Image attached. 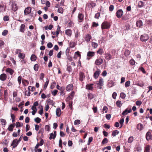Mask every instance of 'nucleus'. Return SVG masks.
Returning a JSON list of instances; mask_svg holds the SVG:
<instances>
[{"label": "nucleus", "instance_id": "f257e3e1", "mask_svg": "<svg viewBox=\"0 0 152 152\" xmlns=\"http://www.w3.org/2000/svg\"><path fill=\"white\" fill-rule=\"evenodd\" d=\"M110 23L107 21L103 22L101 25V27L102 29H108L110 28Z\"/></svg>", "mask_w": 152, "mask_h": 152}, {"label": "nucleus", "instance_id": "f03ea898", "mask_svg": "<svg viewBox=\"0 0 152 152\" xmlns=\"http://www.w3.org/2000/svg\"><path fill=\"white\" fill-rule=\"evenodd\" d=\"M78 21L79 22H81L84 20V15L81 13H79L78 16Z\"/></svg>", "mask_w": 152, "mask_h": 152}, {"label": "nucleus", "instance_id": "7ed1b4c3", "mask_svg": "<svg viewBox=\"0 0 152 152\" xmlns=\"http://www.w3.org/2000/svg\"><path fill=\"white\" fill-rule=\"evenodd\" d=\"M123 14V11L121 9L118 10L116 13V16L119 18H120L122 16Z\"/></svg>", "mask_w": 152, "mask_h": 152}, {"label": "nucleus", "instance_id": "20e7f679", "mask_svg": "<svg viewBox=\"0 0 152 152\" xmlns=\"http://www.w3.org/2000/svg\"><path fill=\"white\" fill-rule=\"evenodd\" d=\"M103 62V60L100 57H99L98 58L96 59L95 62L96 65L99 66L102 64Z\"/></svg>", "mask_w": 152, "mask_h": 152}, {"label": "nucleus", "instance_id": "39448f33", "mask_svg": "<svg viewBox=\"0 0 152 152\" xmlns=\"http://www.w3.org/2000/svg\"><path fill=\"white\" fill-rule=\"evenodd\" d=\"M146 138L147 140L148 141L152 140V134L150 132L148 131L146 134Z\"/></svg>", "mask_w": 152, "mask_h": 152}, {"label": "nucleus", "instance_id": "423d86ee", "mask_svg": "<svg viewBox=\"0 0 152 152\" xmlns=\"http://www.w3.org/2000/svg\"><path fill=\"white\" fill-rule=\"evenodd\" d=\"M31 8L30 7H26L24 11V13L25 15H27L30 14L31 12Z\"/></svg>", "mask_w": 152, "mask_h": 152}, {"label": "nucleus", "instance_id": "0eeeda50", "mask_svg": "<svg viewBox=\"0 0 152 152\" xmlns=\"http://www.w3.org/2000/svg\"><path fill=\"white\" fill-rule=\"evenodd\" d=\"M93 83L88 84L86 86V89L88 90L92 91L93 89Z\"/></svg>", "mask_w": 152, "mask_h": 152}, {"label": "nucleus", "instance_id": "6e6552de", "mask_svg": "<svg viewBox=\"0 0 152 152\" xmlns=\"http://www.w3.org/2000/svg\"><path fill=\"white\" fill-rule=\"evenodd\" d=\"M73 86L72 84H70L66 86V89L67 91H69L73 89Z\"/></svg>", "mask_w": 152, "mask_h": 152}, {"label": "nucleus", "instance_id": "1a4fd4ad", "mask_svg": "<svg viewBox=\"0 0 152 152\" xmlns=\"http://www.w3.org/2000/svg\"><path fill=\"white\" fill-rule=\"evenodd\" d=\"M18 142L17 139L14 140L11 144V146H12L13 148H14L16 147L18 145Z\"/></svg>", "mask_w": 152, "mask_h": 152}, {"label": "nucleus", "instance_id": "9d476101", "mask_svg": "<svg viewBox=\"0 0 152 152\" xmlns=\"http://www.w3.org/2000/svg\"><path fill=\"white\" fill-rule=\"evenodd\" d=\"M132 111V109L131 108H130L129 109H128V108H127L123 112L122 115H127L128 113H131Z\"/></svg>", "mask_w": 152, "mask_h": 152}, {"label": "nucleus", "instance_id": "9b49d317", "mask_svg": "<svg viewBox=\"0 0 152 152\" xmlns=\"http://www.w3.org/2000/svg\"><path fill=\"white\" fill-rule=\"evenodd\" d=\"M100 72V70L99 69H98L94 73L93 75L94 78L96 79H97L99 76Z\"/></svg>", "mask_w": 152, "mask_h": 152}, {"label": "nucleus", "instance_id": "f8f14e48", "mask_svg": "<svg viewBox=\"0 0 152 152\" xmlns=\"http://www.w3.org/2000/svg\"><path fill=\"white\" fill-rule=\"evenodd\" d=\"M50 136L49 137V139L51 140L52 139H54L55 138L56 136V131H54V134L53 133H51L50 134Z\"/></svg>", "mask_w": 152, "mask_h": 152}, {"label": "nucleus", "instance_id": "ddd939ff", "mask_svg": "<svg viewBox=\"0 0 152 152\" xmlns=\"http://www.w3.org/2000/svg\"><path fill=\"white\" fill-rule=\"evenodd\" d=\"M7 78V76L5 74L3 73L0 75V80L2 81H4Z\"/></svg>", "mask_w": 152, "mask_h": 152}, {"label": "nucleus", "instance_id": "4468645a", "mask_svg": "<svg viewBox=\"0 0 152 152\" xmlns=\"http://www.w3.org/2000/svg\"><path fill=\"white\" fill-rule=\"evenodd\" d=\"M96 3L94 2H91V3H87L86 4V6H87L88 7L91 8L95 7L96 6Z\"/></svg>", "mask_w": 152, "mask_h": 152}, {"label": "nucleus", "instance_id": "2eb2a0df", "mask_svg": "<svg viewBox=\"0 0 152 152\" xmlns=\"http://www.w3.org/2000/svg\"><path fill=\"white\" fill-rule=\"evenodd\" d=\"M85 78V76L84 75V74L83 72H80L79 73V80L81 81H83V79Z\"/></svg>", "mask_w": 152, "mask_h": 152}, {"label": "nucleus", "instance_id": "dca6fc26", "mask_svg": "<svg viewBox=\"0 0 152 152\" xmlns=\"http://www.w3.org/2000/svg\"><path fill=\"white\" fill-rule=\"evenodd\" d=\"M91 38L92 37L91 35L89 34H88L86 35L85 37V41L87 42H89L90 41Z\"/></svg>", "mask_w": 152, "mask_h": 152}, {"label": "nucleus", "instance_id": "f3484780", "mask_svg": "<svg viewBox=\"0 0 152 152\" xmlns=\"http://www.w3.org/2000/svg\"><path fill=\"white\" fill-rule=\"evenodd\" d=\"M105 55V58L106 60H110L113 58L111 55L108 53H106Z\"/></svg>", "mask_w": 152, "mask_h": 152}, {"label": "nucleus", "instance_id": "a211bd4d", "mask_svg": "<svg viewBox=\"0 0 152 152\" xmlns=\"http://www.w3.org/2000/svg\"><path fill=\"white\" fill-rule=\"evenodd\" d=\"M95 55V53L94 52L89 51L87 53V56L88 57H91L94 56Z\"/></svg>", "mask_w": 152, "mask_h": 152}, {"label": "nucleus", "instance_id": "6ab92c4d", "mask_svg": "<svg viewBox=\"0 0 152 152\" xmlns=\"http://www.w3.org/2000/svg\"><path fill=\"white\" fill-rule=\"evenodd\" d=\"M6 71V72L9 73L11 75H12L14 72V70L10 68H7Z\"/></svg>", "mask_w": 152, "mask_h": 152}, {"label": "nucleus", "instance_id": "aec40b11", "mask_svg": "<svg viewBox=\"0 0 152 152\" xmlns=\"http://www.w3.org/2000/svg\"><path fill=\"white\" fill-rule=\"evenodd\" d=\"M15 124H11L10 125L8 128L7 129L10 132H12L13 130V129L15 127Z\"/></svg>", "mask_w": 152, "mask_h": 152}, {"label": "nucleus", "instance_id": "412c9836", "mask_svg": "<svg viewBox=\"0 0 152 152\" xmlns=\"http://www.w3.org/2000/svg\"><path fill=\"white\" fill-rule=\"evenodd\" d=\"M56 115L58 117H59L61 115V111L60 108H57L56 109Z\"/></svg>", "mask_w": 152, "mask_h": 152}, {"label": "nucleus", "instance_id": "4be33fe9", "mask_svg": "<svg viewBox=\"0 0 152 152\" xmlns=\"http://www.w3.org/2000/svg\"><path fill=\"white\" fill-rule=\"evenodd\" d=\"M18 9V7L17 4L15 3L13 4L12 6V10L14 12H15Z\"/></svg>", "mask_w": 152, "mask_h": 152}, {"label": "nucleus", "instance_id": "5701e85b", "mask_svg": "<svg viewBox=\"0 0 152 152\" xmlns=\"http://www.w3.org/2000/svg\"><path fill=\"white\" fill-rule=\"evenodd\" d=\"M145 23L148 26H152V19H146Z\"/></svg>", "mask_w": 152, "mask_h": 152}, {"label": "nucleus", "instance_id": "b1692460", "mask_svg": "<svg viewBox=\"0 0 152 152\" xmlns=\"http://www.w3.org/2000/svg\"><path fill=\"white\" fill-rule=\"evenodd\" d=\"M137 26L138 27H140L142 25V22L141 20L137 21L136 23Z\"/></svg>", "mask_w": 152, "mask_h": 152}, {"label": "nucleus", "instance_id": "393cba45", "mask_svg": "<svg viewBox=\"0 0 152 152\" xmlns=\"http://www.w3.org/2000/svg\"><path fill=\"white\" fill-rule=\"evenodd\" d=\"M65 34L69 36H71L72 34V31L71 29H67L65 31Z\"/></svg>", "mask_w": 152, "mask_h": 152}, {"label": "nucleus", "instance_id": "a878e982", "mask_svg": "<svg viewBox=\"0 0 152 152\" xmlns=\"http://www.w3.org/2000/svg\"><path fill=\"white\" fill-rule=\"evenodd\" d=\"M137 130L141 131L142 129V125L141 123L138 124L137 126Z\"/></svg>", "mask_w": 152, "mask_h": 152}, {"label": "nucleus", "instance_id": "bb28decb", "mask_svg": "<svg viewBox=\"0 0 152 152\" xmlns=\"http://www.w3.org/2000/svg\"><path fill=\"white\" fill-rule=\"evenodd\" d=\"M87 96L88 99L90 100H91L94 98V95L90 92L88 93Z\"/></svg>", "mask_w": 152, "mask_h": 152}, {"label": "nucleus", "instance_id": "cd10ccee", "mask_svg": "<svg viewBox=\"0 0 152 152\" xmlns=\"http://www.w3.org/2000/svg\"><path fill=\"white\" fill-rule=\"evenodd\" d=\"M37 58V56L34 54H32L30 58V59L31 61H35L36 60Z\"/></svg>", "mask_w": 152, "mask_h": 152}, {"label": "nucleus", "instance_id": "c85d7f7f", "mask_svg": "<svg viewBox=\"0 0 152 152\" xmlns=\"http://www.w3.org/2000/svg\"><path fill=\"white\" fill-rule=\"evenodd\" d=\"M149 39L148 35L146 34H144L143 35V42H145Z\"/></svg>", "mask_w": 152, "mask_h": 152}, {"label": "nucleus", "instance_id": "c756f323", "mask_svg": "<svg viewBox=\"0 0 152 152\" xmlns=\"http://www.w3.org/2000/svg\"><path fill=\"white\" fill-rule=\"evenodd\" d=\"M25 55L23 53H20L18 54V57L20 58V59H24L25 58Z\"/></svg>", "mask_w": 152, "mask_h": 152}, {"label": "nucleus", "instance_id": "7c9ffc66", "mask_svg": "<svg viewBox=\"0 0 152 152\" xmlns=\"http://www.w3.org/2000/svg\"><path fill=\"white\" fill-rule=\"evenodd\" d=\"M150 146L149 145H147L145 147L144 152H150Z\"/></svg>", "mask_w": 152, "mask_h": 152}, {"label": "nucleus", "instance_id": "2f4dec72", "mask_svg": "<svg viewBox=\"0 0 152 152\" xmlns=\"http://www.w3.org/2000/svg\"><path fill=\"white\" fill-rule=\"evenodd\" d=\"M119 132L117 130H115L112 132V135L113 137L115 136L116 135L118 134L119 133Z\"/></svg>", "mask_w": 152, "mask_h": 152}, {"label": "nucleus", "instance_id": "473e14b6", "mask_svg": "<svg viewBox=\"0 0 152 152\" xmlns=\"http://www.w3.org/2000/svg\"><path fill=\"white\" fill-rule=\"evenodd\" d=\"M22 83L24 86H26L28 85L29 83L28 80H22Z\"/></svg>", "mask_w": 152, "mask_h": 152}, {"label": "nucleus", "instance_id": "72a5a7b5", "mask_svg": "<svg viewBox=\"0 0 152 152\" xmlns=\"http://www.w3.org/2000/svg\"><path fill=\"white\" fill-rule=\"evenodd\" d=\"M49 80L48 79V78H47V81L45 83V85L43 87V90H45L46 89V88L47 87V86L49 83Z\"/></svg>", "mask_w": 152, "mask_h": 152}, {"label": "nucleus", "instance_id": "f704fd0d", "mask_svg": "<svg viewBox=\"0 0 152 152\" xmlns=\"http://www.w3.org/2000/svg\"><path fill=\"white\" fill-rule=\"evenodd\" d=\"M39 66L38 64H35L34 66V70L35 71H37L39 69Z\"/></svg>", "mask_w": 152, "mask_h": 152}, {"label": "nucleus", "instance_id": "c9c22d12", "mask_svg": "<svg viewBox=\"0 0 152 152\" xmlns=\"http://www.w3.org/2000/svg\"><path fill=\"white\" fill-rule=\"evenodd\" d=\"M130 52L128 50H126L124 53V55L126 57L129 56L130 54Z\"/></svg>", "mask_w": 152, "mask_h": 152}, {"label": "nucleus", "instance_id": "e433bc0d", "mask_svg": "<svg viewBox=\"0 0 152 152\" xmlns=\"http://www.w3.org/2000/svg\"><path fill=\"white\" fill-rule=\"evenodd\" d=\"M56 82L55 81H53L51 84L50 88L51 89H53L55 86L56 85Z\"/></svg>", "mask_w": 152, "mask_h": 152}, {"label": "nucleus", "instance_id": "4c0bfd02", "mask_svg": "<svg viewBox=\"0 0 152 152\" xmlns=\"http://www.w3.org/2000/svg\"><path fill=\"white\" fill-rule=\"evenodd\" d=\"M25 26L23 24H22L20 26V31L21 32H23L24 31L25 28Z\"/></svg>", "mask_w": 152, "mask_h": 152}, {"label": "nucleus", "instance_id": "58836bf2", "mask_svg": "<svg viewBox=\"0 0 152 152\" xmlns=\"http://www.w3.org/2000/svg\"><path fill=\"white\" fill-rule=\"evenodd\" d=\"M4 42L1 40H0V48H1L4 47Z\"/></svg>", "mask_w": 152, "mask_h": 152}, {"label": "nucleus", "instance_id": "ea45409f", "mask_svg": "<svg viewBox=\"0 0 152 152\" xmlns=\"http://www.w3.org/2000/svg\"><path fill=\"white\" fill-rule=\"evenodd\" d=\"M116 104L117 106L119 107H121L122 105V103L121 101L118 100L116 102Z\"/></svg>", "mask_w": 152, "mask_h": 152}, {"label": "nucleus", "instance_id": "a19ab883", "mask_svg": "<svg viewBox=\"0 0 152 152\" xmlns=\"http://www.w3.org/2000/svg\"><path fill=\"white\" fill-rule=\"evenodd\" d=\"M91 45L92 47L94 48H96L98 46L97 43L94 42H92Z\"/></svg>", "mask_w": 152, "mask_h": 152}, {"label": "nucleus", "instance_id": "79ce46f5", "mask_svg": "<svg viewBox=\"0 0 152 152\" xmlns=\"http://www.w3.org/2000/svg\"><path fill=\"white\" fill-rule=\"evenodd\" d=\"M114 83L113 81H110L109 82L108 86L110 87H112L114 85Z\"/></svg>", "mask_w": 152, "mask_h": 152}, {"label": "nucleus", "instance_id": "37998d69", "mask_svg": "<svg viewBox=\"0 0 152 152\" xmlns=\"http://www.w3.org/2000/svg\"><path fill=\"white\" fill-rule=\"evenodd\" d=\"M108 142V139L106 138H105L104 139L102 142V144H104L105 143H107Z\"/></svg>", "mask_w": 152, "mask_h": 152}, {"label": "nucleus", "instance_id": "c03bdc74", "mask_svg": "<svg viewBox=\"0 0 152 152\" xmlns=\"http://www.w3.org/2000/svg\"><path fill=\"white\" fill-rule=\"evenodd\" d=\"M34 121L37 123H39L40 122L41 119L39 117H37L34 119Z\"/></svg>", "mask_w": 152, "mask_h": 152}, {"label": "nucleus", "instance_id": "a18cd8bd", "mask_svg": "<svg viewBox=\"0 0 152 152\" xmlns=\"http://www.w3.org/2000/svg\"><path fill=\"white\" fill-rule=\"evenodd\" d=\"M97 52V53H99L100 55H102L104 53V51L102 48H100L98 51Z\"/></svg>", "mask_w": 152, "mask_h": 152}, {"label": "nucleus", "instance_id": "49530a36", "mask_svg": "<svg viewBox=\"0 0 152 152\" xmlns=\"http://www.w3.org/2000/svg\"><path fill=\"white\" fill-rule=\"evenodd\" d=\"M75 94V92L73 91L71 92L70 94V95L69 96V97L70 99H72L73 98V96Z\"/></svg>", "mask_w": 152, "mask_h": 152}, {"label": "nucleus", "instance_id": "de8ad7c7", "mask_svg": "<svg viewBox=\"0 0 152 152\" xmlns=\"http://www.w3.org/2000/svg\"><path fill=\"white\" fill-rule=\"evenodd\" d=\"M75 38H77L78 37V35L80 34V32L78 31V30H76L75 31Z\"/></svg>", "mask_w": 152, "mask_h": 152}, {"label": "nucleus", "instance_id": "09e8293b", "mask_svg": "<svg viewBox=\"0 0 152 152\" xmlns=\"http://www.w3.org/2000/svg\"><path fill=\"white\" fill-rule=\"evenodd\" d=\"M10 18L8 16L6 15L4 16L3 18L4 20L5 21H7L9 20Z\"/></svg>", "mask_w": 152, "mask_h": 152}, {"label": "nucleus", "instance_id": "8fccbe9b", "mask_svg": "<svg viewBox=\"0 0 152 152\" xmlns=\"http://www.w3.org/2000/svg\"><path fill=\"white\" fill-rule=\"evenodd\" d=\"M23 124H21L19 122H16L15 124V126L16 128H18L19 127H21L23 126Z\"/></svg>", "mask_w": 152, "mask_h": 152}, {"label": "nucleus", "instance_id": "3c124183", "mask_svg": "<svg viewBox=\"0 0 152 152\" xmlns=\"http://www.w3.org/2000/svg\"><path fill=\"white\" fill-rule=\"evenodd\" d=\"M80 124V120H76L74 122L75 125H79Z\"/></svg>", "mask_w": 152, "mask_h": 152}, {"label": "nucleus", "instance_id": "603ef678", "mask_svg": "<svg viewBox=\"0 0 152 152\" xmlns=\"http://www.w3.org/2000/svg\"><path fill=\"white\" fill-rule=\"evenodd\" d=\"M11 117L12 119V122H14L15 121V116L13 114H12V113H11Z\"/></svg>", "mask_w": 152, "mask_h": 152}, {"label": "nucleus", "instance_id": "864d4df0", "mask_svg": "<svg viewBox=\"0 0 152 152\" xmlns=\"http://www.w3.org/2000/svg\"><path fill=\"white\" fill-rule=\"evenodd\" d=\"M48 103V105H53L54 104L53 101L52 100H51L50 99H49Z\"/></svg>", "mask_w": 152, "mask_h": 152}, {"label": "nucleus", "instance_id": "5fc2aeb1", "mask_svg": "<svg viewBox=\"0 0 152 152\" xmlns=\"http://www.w3.org/2000/svg\"><path fill=\"white\" fill-rule=\"evenodd\" d=\"M103 79L102 78L99 79L98 83H97V84L99 85H103Z\"/></svg>", "mask_w": 152, "mask_h": 152}, {"label": "nucleus", "instance_id": "6e6d98bb", "mask_svg": "<svg viewBox=\"0 0 152 152\" xmlns=\"http://www.w3.org/2000/svg\"><path fill=\"white\" fill-rule=\"evenodd\" d=\"M130 81H126L125 84V86L126 87H129L130 85Z\"/></svg>", "mask_w": 152, "mask_h": 152}, {"label": "nucleus", "instance_id": "4d7b16f0", "mask_svg": "<svg viewBox=\"0 0 152 152\" xmlns=\"http://www.w3.org/2000/svg\"><path fill=\"white\" fill-rule=\"evenodd\" d=\"M108 110V108L106 106H104L103 108V112L104 111L105 113H107Z\"/></svg>", "mask_w": 152, "mask_h": 152}, {"label": "nucleus", "instance_id": "13d9d810", "mask_svg": "<svg viewBox=\"0 0 152 152\" xmlns=\"http://www.w3.org/2000/svg\"><path fill=\"white\" fill-rule=\"evenodd\" d=\"M58 12L61 13L63 12V9L62 7H59L58 10Z\"/></svg>", "mask_w": 152, "mask_h": 152}, {"label": "nucleus", "instance_id": "bf43d9fd", "mask_svg": "<svg viewBox=\"0 0 152 152\" xmlns=\"http://www.w3.org/2000/svg\"><path fill=\"white\" fill-rule=\"evenodd\" d=\"M138 7L140 8L142 7V1H139L138 3Z\"/></svg>", "mask_w": 152, "mask_h": 152}, {"label": "nucleus", "instance_id": "052dcab7", "mask_svg": "<svg viewBox=\"0 0 152 152\" xmlns=\"http://www.w3.org/2000/svg\"><path fill=\"white\" fill-rule=\"evenodd\" d=\"M100 12H98L94 16V18L96 19H99V17H100Z\"/></svg>", "mask_w": 152, "mask_h": 152}, {"label": "nucleus", "instance_id": "680f3d73", "mask_svg": "<svg viewBox=\"0 0 152 152\" xmlns=\"http://www.w3.org/2000/svg\"><path fill=\"white\" fill-rule=\"evenodd\" d=\"M58 92V91L57 90H54L52 92V94L53 96H55L56 95Z\"/></svg>", "mask_w": 152, "mask_h": 152}, {"label": "nucleus", "instance_id": "e2e57ef3", "mask_svg": "<svg viewBox=\"0 0 152 152\" xmlns=\"http://www.w3.org/2000/svg\"><path fill=\"white\" fill-rule=\"evenodd\" d=\"M45 129L47 131H49L50 129V128L48 125H46L45 126Z\"/></svg>", "mask_w": 152, "mask_h": 152}, {"label": "nucleus", "instance_id": "0e129e2a", "mask_svg": "<svg viewBox=\"0 0 152 152\" xmlns=\"http://www.w3.org/2000/svg\"><path fill=\"white\" fill-rule=\"evenodd\" d=\"M133 140V138L132 137H130L128 139V142L129 143H131Z\"/></svg>", "mask_w": 152, "mask_h": 152}, {"label": "nucleus", "instance_id": "69168bd1", "mask_svg": "<svg viewBox=\"0 0 152 152\" xmlns=\"http://www.w3.org/2000/svg\"><path fill=\"white\" fill-rule=\"evenodd\" d=\"M129 63L131 65H133L135 64V61L133 59H132L130 60Z\"/></svg>", "mask_w": 152, "mask_h": 152}, {"label": "nucleus", "instance_id": "338daca9", "mask_svg": "<svg viewBox=\"0 0 152 152\" xmlns=\"http://www.w3.org/2000/svg\"><path fill=\"white\" fill-rule=\"evenodd\" d=\"M70 47L71 48H73L74 47L75 45V43L74 42H70Z\"/></svg>", "mask_w": 152, "mask_h": 152}, {"label": "nucleus", "instance_id": "774afa93", "mask_svg": "<svg viewBox=\"0 0 152 152\" xmlns=\"http://www.w3.org/2000/svg\"><path fill=\"white\" fill-rule=\"evenodd\" d=\"M120 97L122 99H124L126 97V94L122 92L120 94Z\"/></svg>", "mask_w": 152, "mask_h": 152}]
</instances>
